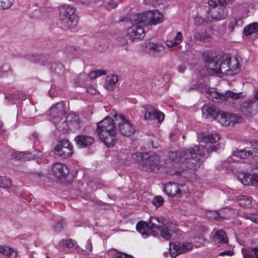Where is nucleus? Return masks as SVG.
<instances>
[{"label":"nucleus","mask_w":258,"mask_h":258,"mask_svg":"<svg viewBox=\"0 0 258 258\" xmlns=\"http://www.w3.org/2000/svg\"><path fill=\"white\" fill-rule=\"evenodd\" d=\"M163 225V223L157 218L152 217L148 223L143 221L139 222L136 225V229L143 238H147L151 233L155 234L158 232H160L163 238L168 240L176 238L179 235L178 229L172 224L163 225L161 230L160 227Z\"/></svg>","instance_id":"nucleus-1"},{"label":"nucleus","mask_w":258,"mask_h":258,"mask_svg":"<svg viewBox=\"0 0 258 258\" xmlns=\"http://www.w3.org/2000/svg\"><path fill=\"white\" fill-rule=\"evenodd\" d=\"M208 73L211 75H225L232 76L240 71L239 63L235 57H228L227 55L216 56L206 60Z\"/></svg>","instance_id":"nucleus-2"},{"label":"nucleus","mask_w":258,"mask_h":258,"mask_svg":"<svg viewBox=\"0 0 258 258\" xmlns=\"http://www.w3.org/2000/svg\"><path fill=\"white\" fill-rule=\"evenodd\" d=\"M217 150V145H211L208 148H205L203 146L194 145L184 151H182L175 159L177 162H185L187 167L191 169L197 170L200 168L202 162L201 157L206 156V151L210 152L215 151Z\"/></svg>","instance_id":"nucleus-3"},{"label":"nucleus","mask_w":258,"mask_h":258,"mask_svg":"<svg viewBox=\"0 0 258 258\" xmlns=\"http://www.w3.org/2000/svg\"><path fill=\"white\" fill-rule=\"evenodd\" d=\"M97 132L99 139L108 148L113 147L118 140L114 120L106 117L98 123Z\"/></svg>","instance_id":"nucleus-4"},{"label":"nucleus","mask_w":258,"mask_h":258,"mask_svg":"<svg viewBox=\"0 0 258 258\" xmlns=\"http://www.w3.org/2000/svg\"><path fill=\"white\" fill-rule=\"evenodd\" d=\"M59 21L61 26L66 30H71L75 28L78 21L76 9L69 5H62L59 7Z\"/></svg>","instance_id":"nucleus-5"},{"label":"nucleus","mask_w":258,"mask_h":258,"mask_svg":"<svg viewBox=\"0 0 258 258\" xmlns=\"http://www.w3.org/2000/svg\"><path fill=\"white\" fill-rule=\"evenodd\" d=\"M139 22L145 25H157L162 23L164 17L162 13L158 10L148 11L138 15Z\"/></svg>","instance_id":"nucleus-6"},{"label":"nucleus","mask_w":258,"mask_h":258,"mask_svg":"<svg viewBox=\"0 0 258 258\" xmlns=\"http://www.w3.org/2000/svg\"><path fill=\"white\" fill-rule=\"evenodd\" d=\"M208 4L213 13L211 18H208L209 21L221 20L227 17V11L224 6L227 5L226 1H208Z\"/></svg>","instance_id":"nucleus-7"},{"label":"nucleus","mask_w":258,"mask_h":258,"mask_svg":"<svg viewBox=\"0 0 258 258\" xmlns=\"http://www.w3.org/2000/svg\"><path fill=\"white\" fill-rule=\"evenodd\" d=\"M115 124L117 125L120 134L125 136H130L134 133V127L131 121L123 114L115 113L113 114Z\"/></svg>","instance_id":"nucleus-8"},{"label":"nucleus","mask_w":258,"mask_h":258,"mask_svg":"<svg viewBox=\"0 0 258 258\" xmlns=\"http://www.w3.org/2000/svg\"><path fill=\"white\" fill-rule=\"evenodd\" d=\"M144 26V24L139 22V18L137 16L135 22L126 30V36L132 40L143 39L145 35Z\"/></svg>","instance_id":"nucleus-9"},{"label":"nucleus","mask_w":258,"mask_h":258,"mask_svg":"<svg viewBox=\"0 0 258 258\" xmlns=\"http://www.w3.org/2000/svg\"><path fill=\"white\" fill-rule=\"evenodd\" d=\"M207 97L215 102H221V101L227 100L229 98L232 99H238L239 97V94L235 93L230 91H227L224 95H222L218 92L215 88H208L206 92Z\"/></svg>","instance_id":"nucleus-10"},{"label":"nucleus","mask_w":258,"mask_h":258,"mask_svg":"<svg viewBox=\"0 0 258 258\" xmlns=\"http://www.w3.org/2000/svg\"><path fill=\"white\" fill-rule=\"evenodd\" d=\"M241 120L239 116L235 114L220 110L216 116V120L223 126H232Z\"/></svg>","instance_id":"nucleus-11"},{"label":"nucleus","mask_w":258,"mask_h":258,"mask_svg":"<svg viewBox=\"0 0 258 258\" xmlns=\"http://www.w3.org/2000/svg\"><path fill=\"white\" fill-rule=\"evenodd\" d=\"M54 153L64 158H70L73 154V147L67 140H62L59 142L54 148Z\"/></svg>","instance_id":"nucleus-12"},{"label":"nucleus","mask_w":258,"mask_h":258,"mask_svg":"<svg viewBox=\"0 0 258 258\" xmlns=\"http://www.w3.org/2000/svg\"><path fill=\"white\" fill-rule=\"evenodd\" d=\"M192 247L193 244L191 242H170L169 250L171 256L174 258L178 254L190 250Z\"/></svg>","instance_id":"nucleus-13"},{"label":"nucleus","mask_w":258,"mask_h":258,"mask_svg":"<svg viewBox=\"0 0 258 258\" xmlns=\"http://www.w3.org/2000/svg\"><path fill=\"white\" fill-rule=\"evenodd\" d=\"M140 168L143 171L157 172L159 170V158L155 155H151L140 164Z\"/></svg>","instance_id":"nucleus-14"},{"label":"nucleus","mask_w":258,"mask_h":258,"mask_svg":"<svg viewBox=\"0 0 258 258\" xmlns=\"http://www.w3.org/2000/svg\"><path fill=\"white\" fill-rule=\"evenodd\" d=\"M164 191L169 196L181 197L187 191V188L184 185L169 183L165 184Z\"/></svg>","instance_id":"nucleus-15"},{"label":"nucleus","mask_w":258,"mask_h":258,"mask_svg":"<svg viewBox=\"0 0 258 258\" xmlns=\"http://www.w3.org/2000/svg\"><path fill=\"white\" fill-rule=\"evenodd\" d=\"M145 109L144 118L148 120H158V122L163 121L164 118V114L158 111L155 108L151 105H145L143 106Z\"/></svg>","instance_id":"nucleus-16"},{"label":"nucleus","mask_w":258,"mask_h":258,"mask_svg":"<svg viewBox=\"0 0 258 258\" xmlns=\"http://www.w3.org/2000/svg\"><path fill=\"white\" fill-rule=\"evenodd\" d=\"M229 194V199L231 200L236 199L240 207L245 208H249L252 205L251 200L247 196L243 195H240L237 196L236 192L232 189L228 191Z\"/></svg>","instance_id":"nucleus-17"},{"label":"nucleus","mask_w":258,"mask_h":258,"mask_svg":"<svg viewBox=\"0 0 258 258\" xmlns=\"http://www.w3.org/2000/svg\"><path fill=\"white\" fill-rule=\"evenodd\" d=\"M63 105L61 103H58L55 105L53 106L50 109V115L51 116V121L54 123H58L61 119L63 115Z\"/></svg>","instance_id":"nucleus-18"},{"label":"nucleus","mask_w":258,"mask_h":258,"mask_svg":"<svg viewBox=\"0 0 258 258\" xmlns=\"http://www.w3.org/2000/svg\"><path fill=\"white\" fill-rule=\"evenodd\" d=\"M52 171L53 174L57 178L64 177L69 173L67 166L62 163L56 162L52 165Z\"/></svg>","instance_id":"nucleus-19"},{"label":"nucleus","mask_w":258,"mask_h":258,"mask_svg":"<svg viewBox=\"0 0 258 258\" xmlns=\"http://www.w3.org/2000/svg\"><path fill=\"white\" fill-rule=\"evenodd\" d=\"M66 121L72 130H79L82 125V122L78 116L74 113H71L66 117Z\"/></svg>","instance_id":"nucleus-20"},{"label":"nucleus","mask_w":258,"mask_h":258,"mask_svg":"<svg viewBox=\"0 0 258 258\" xmlns=\"http://www.w3.org/2000/svg\"><path fill=\"white\" fill-rule=\"evenodd\" d=\"M219 135L217 133H213L209 135H205L203 133L197 134V140L199 142L205 143H216L219 140Z\"/></svg>","instance_id":"nucleus-21"},{"label":"nucleus","mask_w":258,"mask_h":258,"mask_svg":"<svg viewBox=\"0 0 258 258\" xmlns=\"http://www.w3.org/2000/svg\"><path fill=\"white\" fill-rule=\"evenodd\" d=\"M220 110L217 109L216 107L213 105L206 104L203 106L202 108V112L203 115H206V117L211 116L215 118L216 119V116H217Z\"/></svg>","instance_id":"nucleus-22"},{"label":"nucleus","mask_w":258,"mask_h":258,"mask_svg":"<svg viewBox=\"0 0 258 258\" xmlns=\"http://www.w3.org/2000/svg\"><path fill=\"white\" fill-rule=\"evenodd\" d=\"M118 77L115 75L107 76L104 83V87L108 91H113L116 87L118 81Z\"/></svg>","instance_id":"nucleus-23"},{"label":"nucleus","mask_w":258,"mask_h":258,"mask_svg":"<svg viewBox=\"0 0 258 258\" xmlns=\"http://www.w3.org/2000/svg\"><path fill=\"white\" fill-rule=\"evenodd\" d=\"M75 141L80 147H84L93 143L94 139L91 137L81 135L75 138Z\"/></svg>","instance_id":"nucleus-24"},{"label":"nucleus","mask_w":258,"mask_h":258,"mask_svg":"<svg viewBox=\"0 0 258 258\" xmlns=\"http://www.w3.org/2000/svg\"><path fill=\"white\" fill-rule=\"evenodd\" d=\"M213 240L216 243L224 244L228 242L226 234L222 230H217L214 233Z\"/></svg>","instance_id":"nucleus-25"},{"label":"nucleus","mask_w":258,"mask_h":258,"mask_svg":"<svg viewBox=\"0 0 258 258\" xmlns=\"http://www.w3.org/2000/svg\"><path fill=\"white\" fill-rule=\"evenodd\" d=\"M233 155L240 159H244L252 156V152L250 148L246 147L243 149L234 150L233 152Z\"/></svg>","instance_id":"nucleus-26"},{"label":"nucleus","mask_w":258,"mask_h":258,"mask_svg":"<svg viewBox=\"0 0 258 258\" xmlns=\"http://www.w3.org/2000/svg\"><path fill=\"white\" fill-rule=\"evenodd\" d=\"M146 47L152 50L153 53L156 55L163 53L165 50V46L159 43H148L146 44Z\"/></svg>","instance_id":"nucleus-27"},{"label":"nucleus","mask_w":258,"mask_h":258,"mask_svg":"<svg viewBox=\"0 0 258 258\" xmlns=\"http://www.w3.org/2000/svg\"><path fill=\"white\" fill-rule=\"evenodd\" d=\"M183 36L181 32H178L173 40H167L165 42V45L168 47H175L180 43L183 41Z\"/></svg>","instance_id":"nucleus-28"},{"label":"nucleus","mask_w":258,"mask_h":258,"mask_svg":"<svg viewBox=\"0 0 258 258\" xmlns=\"http://www.w3.org/2000/svg\"><path fill=\"white\" fill-rule=\"evenodd\" d=\"M238 177L243 185L252 186L253 173L252 174L245 172L240 173Z\"/></svg>","instance_id":"nucleus-29"},{"label":"nucleus","mask_w":258,"mask_h":258,"mask_svg":"<svg viewBox=\"0 0 258 258\" xmlns=\"http://www.w3.org/2000/svg\"><path fill=\"white\" fill-rule=\"evenodd\" d=\"M0 253L6 255V258H16L17 256V252L8 246L0 245Z\"/></svg>","instance_id":"nucleus-30"},{"label":"nucleus","mask_w":258,"mask_h":258,"mask_svg":"<svg viewBox=\"0 0 258 258\" xmlns=\"http://www.w3.org/2000/svg\"><path fill=\"white\" fill-rule=\"evenodd\" d=\"M224 250L219 253L220 256H232L234 254V246L229 243L224 244L223 245Z\"/></svg>","instance_id":"nucleus-31"},{"label":"nucleus","mask_w":258,"mask_h":258,"mask_svg":"<svg viewBox=\"0 0 258 258\" xmlns=\"http://www.w3.org/2000/svg\"><path fill=\"white\" fill-rule=\"evenodd\" d=\"M258 32V23L254 22L247 25L244 29L245 36H249Z\"/></svg>","instance_id":"nucleus-32"},{"label":"nucleus","mask_w":258,"mask_h":258,"mask_svg":"<svg viewBox=\"0 0 258 258\" xmlns=\"http://www.w3.org/2000/svg\"><path fill=\"white\" fill-rule=\"evenodd\" d=\"M211 37L210 34L207 31L196 32L194 35V40L196 41H204L208 39Z\"/></svg>","instance_id":"nucleus-33"},{"label":"nucleus","mask_w":258,"mask_h":258,"mask_svg":"<svg viewBox=\"0 0 258 258\" xmlns=\"http://www.w3.org/2000/svg\"><path fill=\"white\" fill-rule=\"evenodd\" d=\"M255 102L254 100H248L243 102L240 107L241 110L244 113H249L251 111V106Z\"/></svg>","instance_id":"nucleus-34"},{"label":"nucleus","mask_w":258,"mask_h":258,"mask_svg":"<svg viewBox=\"0 0 258 258\" xmlns=\"http://www.w3.org/2000/svg\"><path fill=\"white\" fill-rule=\"evenodd\" d=\"M12 185L11 179L6 176H0V187L6 188Z\"/></svg>","instance_id":"nucleus-35"},{"label":"nucleus","mask_w":258,"mask_h":258,"mask_svg":"<svg viewBox=\"0 0 258 258\" xmlns=\"http://www.w3.org/2000/svg\"><path fill=\"white\" fill-rule=\"evenodd\" d=\"M107 42L105 40H102L97 42L95 45V48L98 52H101L107 49Z\"/></svg>","instance_id":"nucleus-36"},{"label":"nucleus","mask_w":258,"mask_h":258,"mask_svg":"<svg viewBox=\"0 0 258 258\" xmlns=\"http://www.w3.org/2000/svg\"><path fill=\"white\" fill-rule=\"evenodd\" d=\"M192 239L195 243L197 244V246H200V244H204L205 241V238L202 234H200L198 236H195Z\"/></svg>","instance_id":"nucleus-37"},{"label":"nucleus","mask_w":258,"mask_h":258,"mask_svg":"<svg viewBox=\"0 0 258 258\" xmlns=\"http://www.w3.org/2000/svg\"><path fill=\"white\" fill-rule=\"evenodd\" d=\"M103 5L108 10L114 9L118 5V1H103Z\"/></svg>","instance_id":"nucleus-38"},{"label":"nucleus","mask_w":258,"mask_h":258,"mask_svg":"<svg viewBox=\"0 0 258 258\" xmlns=\"http://www.w3.org/2000/svg\"><path fill=\"white\" fill-rule=\"evenodd\" d=\"M163 203V199L161 196H157L152 201L153 204L156 207H160Z\"/></svg>","instance_id":"nucleus-39"},{"label":"nucleus","mask_w":258,"mask_h":258,"mask_svg":"<svg viewBox=\"0 0 258 258\" xmlns=\"http://www.w3.org/2000/svg\"><path fill=\"white\" fill-rule=\"evenodd\" d=\"M60 244L65 247L71 248L74 246V242L72 239L62 240L60 242Z\"/></svg>","instance_id":"nucleus-40"},{"label":"nucleus","mask_w":258,"mask_h":258,"mask_svg":"<svg viewBox=\"0 0 258 258\" xmlns=\"http://www.w3.org/2000/svg\"><path fill=\"white\" fill-rule=\"evenodd\" d=\"M12 5L11 1H0V10H4L10 8Z\"/></svg>","instance_id":"nucleus-41"},{"label":"nucleus","mask_w":258,"mask_h":258,"mask_svg":"<svg viewBox=\"0 0 258 258\" xmlns=\"http://www.w3.org/2000/svg\"><path fill=\"white\" fill-rule=\"evenodd\" d=\"M111 252L112 253V255L115 258H127V255L126 254L120 252H117L115 250L112 251Z\"/></svg>","instance_id":"nucleus-42"},{"label":"nucleus","mask_w":258,"mask_h":258,"mask_svg":"<svg viewBox=\"0 0 258 258\" xmlns=\"http://www.w3.org/2000/svg\"><path fill=\"white\" fill-rule=\"evenodd\" d=\"M28 154V152L16 153L15 157L18 159H25L26 158V156Z\"/></svg>","instance_id":"nucleus-43"},{"label":"nucleus","mask_w":258,"mask_h":258,"mask_svg":"<svg viewBox=\"0 0 258 258\" xmlns=\"http://www.w3.org/2000/svg\"><path fill=\"white\" fill-rule=\"evenodd\" d=\"M252 186L258 187V172L253 173Z\"/></svg>","instance_id":"nucleus-44"},{"label":"nucleus","mask_w":258,"mask_h":258,"mask_svg":"<svg viewBox=\"0 0 258 258\" xmlns=\"http://www.w3.org/2000/svg\"><path fill=\"white\" fill-rule=\"evenodd\" d=\"M242 253L244 258H255V255H253L252 254L250 253L247 249L242 250Z\"/></svg>","instance_id":"nucleus-45"},{"label":"nucleus","mask_w":258,"mask_h":258,"mask_svg":"<svg viewBox=\"0 0 258 258\" xmlns=\"http://www.w3.org/2000/svg\"><path fill=\"white\" fill-rule=\"evenodd\" d=\"M195 24L197 25H200L205 24L207 21L204 20L203 18L198 17L195 19Z\"/></svg>","instance_id":"nucleus-46"},{"label":"nucleus","mask_w":258,"mask_h":258,"mask_svg":"<svg viewBox=\"0 0 258 258\" xmlns=\"http://www.w3.org/2000/svg\"><path fill=\"white\" fill-rule=\"evenodd\" d=\"M85 250L87 253H89L92 250V245L89 240L86 243Z\"/></svg>","instance_id":"nucleus-47"},{"label":"nucleus","mask_w":258,"mask_h":258,"mask_svg":"<svg viewBox=\"0 0 258 258\" xmlns=\"http://www.w3.org/2000/svg\"><path fill=\"white\" fill-rule=\"evenodd\" d=\"M247 218L255 223H258V214H250L247 216Z\"/></svg>","instance_id":"nucleus-48"},{"label":"nucleus","mask_w":258,"mask_h":258,"mask_svg":"<svg viewBox=\"0 0 258 258\" xmlns=\"http://www.w3.org/2000/svg\"><path fill=\"white\" fill-rule=\"evenodd\" d=\"M95 72L97 75V77L106 75L107 74L106 71L103 70H95Z\"/></svg>","instance_id":"nucleus-49"},{"label":"nucleus","mask_w":258,"mask_h":258,"mask_svg":"<svg viewBox=\"0 0 258 258\" xmlns=\"http://www.w3.org/2000/svg\"><path fill=\"white\" fill-rule=\"evenodd\" d=\"M5 98L8 99H12V100H17L18 97L15 95V94H7Z\"/></svg>","instance_id":"nucleus-50"},{"label":"nucleus","mask_w":258,"mask_h":258,"mask_svg":"<svg viewBox=\"0 0 258 258\" xmlns=\"http://www.w3.org/2000/svg\"><path fill=\"white\" fill-rule=\"evenodd\" d=\"M30 154H32V157H39L41 156V153L38 151H35L32 153H30Z\"/></svg>","instance_id":"nucleus-51"},{"label":"nucleus","mask_w":258,"mask_h":258,"mask_svg":"<svg viewBox=\"0 0 258 258\" xmlns=\"http://www.w3.org/2000/svg\"><path fill=\"white\" fill-rule=\"evenodd\" d=\"M186 69L185 66L184 64H181L178 67L177 70L179 72L182 73Z\"/></svg>","instance_id":"nucleus-52"},{"label":"nucleus","mask_w":258,"mask_h":258,"mask_svg":"<svg viewBox=\"0 0 258 258\" xmlns=\"http://www.w3.org/2000/svg\"><path fill=\"white\" fill-rule=\"evenodd\" d=\"M89 77L91 78V79H95L97 77V75L96 74V72H95V71H91L90 73H89Z\"/></svg>","instance_id":"nucleus-53"},{"label":"nucleus","mask_w":258,"mask_h":258,"mask_svg":"<svg viewBox=\"0 0 258 258\" xmlns=\"http://www.w3.org/2000/svg\"><path fill=\"white\" fill-rule=\"evenodd\" d=\"M252 250L255 255V258H258V246L252 248Z\"/></svg>","instance_id":"nucleus-54"},{"label":"nucleus","mask_w":258,"mask_h":258,"mask_svg":"<svg viewBox=\"0 0 258 258\" xmlns=\"http://www.w3.org/2000/svg\"><path fill=\"white\" fill-rule=\"evenodd\" d=\"M254 152L258 154V143L255 146V147L252 149Z\"/></svg>","instance_id":"nucleus-55"},{"label":"nucleus","mask_w":258,"mask_h":258,"mask_svg":"<svg viewBox=\"0 0 258 258\" xmlns=\"http://www.w3.org/2000/svg\"><path fill=\"white\" fill-rule=\"evenodd\" d=\"M254 97L256 100H258V90L254 92Z\"/></svg>","instance_id":"nucleus-56"},{"label":"nucleus","mask_w":258,"mask_h":258,"mask_svg":"<svg viewBox=\"0 0 258 258\" xmlns=\"http://www.w3.org/2000/svg\"><path fill=\"white\" fill-rule=\"evenodd\" d=\"M61 228H62L61 226L57 227V225L55 226V227H54L55 230H56V231L60 230L61 229Z\"/></svg>","instance_id":"nucleus-57"},{"label":"nucleus","mask_w":258,"mask_h":258,"mask_svg":"<svg viewBox=\"0 0 258 258\" xmlns=\"http://www.w3.org/2000/svg\"><path fill=\"white\" fill-rule=\"evenodd\" d=\"M136 154H137V156L140 155V156H142V153H141L140 152H137Z\"/></svg>","instance_id":"nucleus-58"},{"label":"nucleus","mask_w":258,"mask_h":258,"mask_svg":"<svg viewBox=\"0 0 258 258\" xmlns=\"http://www.w3.org/2000/svg\"><path fill=\"white\" fill-rule=\"evenodd\" d=\"M174 154H174V153H171V155H170L171 158H173V157H174Z\"/></svg>","instance_id":"nucleus-59"},{"label":"nucleus","mask_w":258,"mask_h":258,"mask_svg":"<svg viewBox=\"0 0 258 258\" xmlns=\"http://www.w3.org/2000/svg\"><path fill=\"white\" fill-rule=\"evenodd\" d=\"M227 160H228V162H230V161H231V160H232V158H231V157H230V158H228V159H227Z\"/></svg>","instance_id":"nucleus-60"},{"label":"nucleus","mask_w":258,"mask_h":258,"mask_svg":"<svg viewBox=\"0 0 258 258\" xmlns=\"http://www.w3.org/2000/svg\"><path fill=\"white\" fill-rule=\"evenodd\" d=\"M2 126H3V124L2 123H0V129L2 128Z\"/></svg>","instance_id":"nucleus-61"},{"label":"nucleus","mask_w":258,"mask_h":258,"mask_svg":"<svg viewBox=\"0 0 258 258\" xmlns=\"http://www.w3.org/2000/svg\"><path fill=\"white\" fill-rule=\"evenodd\" d=\"M46 258H50V257H49V256H46Z\"/></svg>","instance_id":"nucleus-62"}]
</instances>
